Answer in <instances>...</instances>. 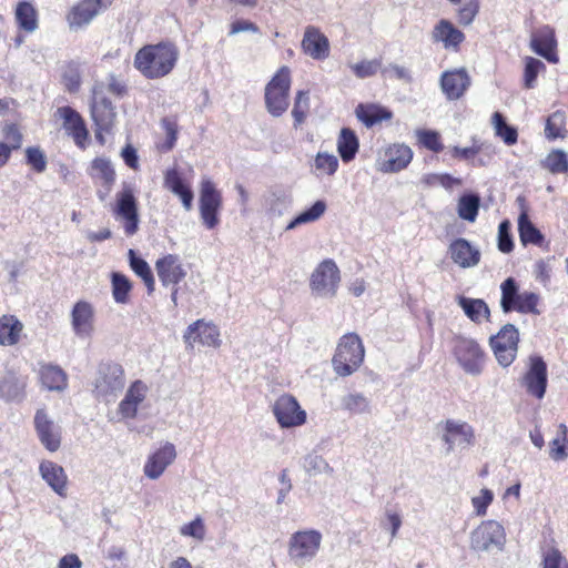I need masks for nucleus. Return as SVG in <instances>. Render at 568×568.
<instances>
[{
    "mask_svg": "<svg viewBox=\"0 0 568 568\" xmlns=\"http://www.w3.org/2000/svg\"><path fill=\"white\" fill-rule=\"evenodd\" d=\"M542 166L552 174L567 173L568 156L562 150H554L542 161Z\"/></svg>",
    "mask_w": 568,
    "mask_h": 568,
    "instance_id": "nucleus-53",
    "label": "nucleus"
},
{
    "mask_svg": "<svg viewBox=\"0 0 568 568\" xmlns=\"http://www.w3.org/2000/svg\"><path fill=\"white\" fill-rule=\"evenodd\" d=\"M418 143L425 149L439 153L444 150L440 134L435 130L419 129L415 132Z\"/></svg>",
    "mask_w": 568,
    "mask_h": 568,
    "instance_id": "nucleus-55",
    "label": "nucleus"
},
{
    "mask_svg": "<svg viewBox=\"0 0 568 568\" xmlns=\"http://www.w3.org/2000/svg\"><path fill=\"white\" fill-rule=\"evenodd\" d=\"M88 174L94 182H100L105 192L98 191V197L104 201L115 183L116 173L112 162L108 158H95L91 161Z\"/></svg>",
    "mask_w": 568,
    "mask_h": 568,
    "instance_id": "nucleus-27",
    "label": "nucleus"
},
{
    "mask_svg": "<svg viewBox=\"0 0 568 568\" xmlns=\"http://www.w3.org/2000/svg\"><path fill=\"white\" fill-rule=\"evenodd\" d=\"M442 440L446 453H452L456 447L468 448L475 445V429L467 422L459 419H446L442 424Z\"/></svg>",
    "mask_w": 568,
    "mask_h": 568,
    "instance_id": "nucleus-14",
    "label": "nucleus"
},
{
    "mask_svg": "<svg viewBox=\"0 0 568 568\" xmlns=\"http://www.w3.org/2000/svg\"><path fill=\"white\" fill-rule=\"evenodd\" d=\"M124 385L125 374L120 364L113 362L100 364L94 382V394L98 398L114 397L124 388Z\"/></svg>",
    "mask_w": 568,
    "mask_h": 568,
    "instance_id": "nucleus-11",
    "label": "nucleus"
},
{
    "mask_svg": "<svg viewBox=\"0 0 568 568\" xmlns=\"http://www.w3.org/2000/svg\"><path fill=\"white\" fill-rule=\"evenodd\" d=\"M432 38L434 42H442L445 49H457L465 40V34L450 21L442 19L434 27Z\"/></svg>",
    "mask_w": 568,
    "mask_h": 568,
    "instance_id": "nucleus-33",
    "label": "nucleus"
},
{
    "mask_svg": "<svg viewBox=\"0 0 568 568\" xmlns=\"http://www.w3.org/2000/svg\"><path fill=\"white\" fill-rule=\"evenodd\" d=\"M566 134V114L564 111H555L546 120L545 135L548 140H556L564 139Z\"/></svg>",
    "mask_w": 568,
    "mask_h": 568,
    "instance_id": "nucleus-49",
    "label": "nucleus"
},
{
    "mask_svg": "<svg viewBox=\"0 0 568 568\" xmlns=\"http://www.w3.org/2000/svg\"><path fill=\"white\" fill-rule=\"evenodd\" d=\"M291 70L288 67H281L264 90V102L267 112L274 116H282L290 106Z\"/></svg>",
    "mask_w": 568,
    "mask_h": 568,
    "instance_id": "nucleus-5",
    "label": "nucleus"
},
{
    "mask_svg": "<svg viewBox=\"0 0 568 568\" xmlns=\"http://www.w3.org/2000/svg\"><path fill=\"white\" fill-rule=\"evenodd\" d=\"M315 168L328 175H333L338 168V160L334 154L320 152L315 158Z\"/></svg>",
    "mask_w": 568,
    "mask_h": 568,
    "instance_id": "nucleus-61",
    "label": "nucleus"
},
{
    "mask_svg": "<svg viewBox=\"0 0 568 568\" xmlns=\"http://www.w3.org/2000/svg\"><path fill=\"white\" fill-rule=\"evenodd\" d=\"M163 186L180 197L182 205L186 211L192 209L194 199L193 191L191 190V186L184 182L182 173L176 166L169 168L164 172Z\"/></svg>",
    "mask_w": 568,
    "mask_h": 568,
    "instance_id": "nucleus-30",
    "label": "nucleus"
},
{
    "mask_svg": "<svg viewBox=\"0 0 568 568\" xmlns=\"http://www.w3.org/2000/svg\"><path fill=\"white\" fill-rule=\"evenodd\" d=\"M273 414L282 428L302 426L306 423V412L297 399L290 395H281L273 404Z\"/></svg>",
    "mask_w": 568,
    "mask_h": 568,
    "instance_id": "nucleus-16",
    "label": "nucleus"
},
{
    "mask_svg": "<svg viewBox=\"0 0 568 568\" xmlns=\"http://www.w3.org/2000/svg\"><path fill=\"white\" fill-rule=\"evenodd\" d=\"M517 202L519 203L521 209V212L518 217V232L520 241L524 244H534L540 246L544 242V235L529 220L528 212L525 205V197L518 196Z\"/></svg>",
    "mask_w": 568,
    "mask_h": 568,
    "instance_id": "nucleus-35",
    "label": "nucleus"
},
{
    "mask_svg": "<svg viewBox=\"0 0 568 568\" xmlns=\"http://www.w3.org/2000/svg\"><path fill=\"white\" fill-rule=\"evenodd\" d=\"M111 284L112 296L115 303L126 304L130 300V292L132 290L130 280L121 273L113 272L111 275Z\"/></svg>",
    "mask_w": 568,
    "mask_h": 568,
    "instance_id": "nucleus-50",
    "label": "nucleus"
},
{
    "mask_svg": "<svg viewBox=\"0 0 568 568\" xmlns=\"http://www.w3.org/2000/svg\"><path fill=\"white\" fill-rule=\"evenodd\" d=\"M155 270L163 286L178 285L186 275L180 257L168 254L155 262Z\"/></svg>",
    "mask_w": 568,
    "mask_h": 568,
    "instance_id": "nucleus-29",
    "label": "nucleus"
},
{
    "mask_svg": "<svg viewBox=\"0 0 568 568\" xmlns=\"http://www.w3.org/2000/svg\"><path fill=\"white\" fill-rule=\"evenodd\" d=\"M57 114L63 120V129L73 138L74 143L84 148L88 130L81 115L71 106L58 108Z\"/></svg>",
    "mask_w": 568,
    "mask_h": 568,
    "instance_id": "nucleus-31",
    "label": "nucleus"
},
{
    "mask_svg": "<svg viewBox=\"0 0 568 568\" xmlns=\"http://www.w3.org/2000/svg\"><path fill=\"white\" fill-rule=\"evenodd\" d=\"M27 377L7 372L0 382V397L7 402H21L26 395Z\"/></svg>",
    "mask_w": 568,
    "mask_h": 568,
    "instance_id": "nucleus-34",
    "label": "nucleus"
},
{
    "mask_svg": "<svg viewBox=\"0 0 568 568\" xmlns=\"http://www.w3.org/2000/svg\"><path fill=\"white\" fill-rule=\"evenodd\" d=\"M34 428L41 444L51 453L61 445L60 428L49 417L44 409H38L34 415Z\"/></svg>",
    "mask_w": 568,
    "mask_h": 568,
    "instance_id": "nucleus-23",
    "label": "nucleus"
},
{
    "mask_svg": "<svg viewBox=\"0 0 568 568\" xmlns=\"http://www.w3.org/2000/svg\"><path fill=\"white\" fill-rule=\"evenodd\" d=\"M148 393L149 387L143 381L136 379L131 383L116 409L122 420H132L138 417L139 408L146 399Z\"/></svg>",
    "mask_w": 568,
    "mask_h": 568,
    "instance_id": "nucleus-20",
    "label": "nucleus"
},
{
    "mask_svg": "<svg viewBox=\"0 0 568 568\" xmlns=\"http://www.w3.org/2000/svg\"><path fill=\"white\" fill-rule=\"evenodd\" d=\"M494 501V493L488 488H481L477 496L471 497V506L477 517H484L488 507Z\"/></svg>",
    "mask_w": 568,
    "mask_h": 568,
    "instance_id": "nucleus-56",
    "label": "nucleus"
},
{
    "mask_svg": "<svg viewBox=\"0 0 568 568\" xmlns=\"http://www.w3.org/2000/svg\"><path fill=\"white\" fill-rule=\"evenodd\" d=\"M111 212L113 217L121 223L126 236L136 234L140 226V216L134 186L131 183L123 182L121 184V190L115 194Z\"/></svg>",
    "mask_w": 568,
    "mask_h": 568,
    "instance_id": "nucleus-6",
    "label": "nucleus"
},
{
    "mask_svg": "<svg viewBox=\"0 0 568 568\" xmlns=\"http://www.w3.org/2000/svg\"><path fill=\"white\" fill-rule=\"evenodd\" d=\"M180 534L186 537H193L197 540H203L205 537V526L201 517L183 525L180 528Z\"/></svg>",
    "mask_w": 568,
    "mask_h": 568,
    "instance_id": "nucleus-62",
    "label": "nucleus"
},
{
    "mask_svg": "<svg viewBox=\"0 0 568 568\" xmlns=\"http://www.w3.org/2000/svg\"><path fill=\"white\" fill-rule=\"evenodd\" d=\"M199 206L205 227L209 230L214 229L220 222L219 212L222 207V193L209 178H203L200 183Z\"/></svg>",
    "mask_w": 568,
    "mask_h": 568,
    "instance_id": "nucleus-12",
    "label": "nucleus"
},
{
    "mask_svg": "<svg viewBox=\"0 0 568 568\" xmlns=\"http://www.w3.org/2000/svg\"><path fill=\"white\" fill-rule=\"evenodd\" d=\"M304 468L310 474H329L332 475L334 469L320 455H308L304 459Z\"/></svg>",
    "mask_w": 568,
    "mask_h": 568,
    "instance_id": "nucleus-59",
    "label": "nucleus"
},
{
    "mask_svg": "<svg viewBox=\"0 0 568 568\" xmlns=\"http://www.w3.org/2000/svg\"><path fill=\"white\" fill-rule=\"evenodd\" d=\"M23 324L14 315L0 316V345L13 346L19 343Z\"/></svg>",
    "mask_w": 568,
    "mask_h": 568,
    "instance_id": "nucleus-38",
    "label": "nucleus"
},
{
    "mask_svg": "<svg viewBox=\"0 0 568 568\" xmlns=\"http://www.w3.org/2000/svg\"><path fill=\"white\" fill-rule=\"evenodd\" d=\"M521 386L526 393L537 399H542L548 385L547 364L539 355H530L527 371L521 377Z\"/></svg>",
    "mask_w": 568,
    "mask_h": 568,
    "instance_id": "nucleus-15",
    "label": "nucleus"
},
{
    "mask_svg": "<svg viewBox=\"0 0 568 568\" xmlns=\"http://www.w3.org/2000/svg\"><path fill=\"white\" fill-rule=\"evenodd\" d=\"M264 203L271 216H281L290 207L292 197L283 190H272L265 196Z\"/></svg>",
    "mask_w": 568,
    "mask_h": 568,
    "instance_id": "nucleus-42",
    "label": "nucleus"
},
{
    "mask_svg": "<svg viewBox=\"0 0 568 568\" xmlns=\"http://www.w3.org/2000/svg\"><path fill=\"white\" fill-rule=\"evenodd\" d=\"M39 475L58 496L67 497L68 475L61 465L44 459L39 465Z\"/></svg>",
    "mask_w": 568,
    "mask_h": 568,
    "instance_id": "nucleus-28",
    "label": "nucleus"
},
{
    "mask_svg": "<svg viewBox=\"0 0 568 568\" xmlns=\"http://www.w3.org/2000/svg\"><path fill=\"white\" fill-rule=\"evenodd\" d=\"M448 254L452 261L462 268L477 266L481 256L480 251L464 237L452 241L448 246Z\"/></svg>",
    "mask_w": 568,
    "mask_h": 568,
    "instance_id": "nucleus-26",
    "label": "nucleus"
},
{
    "mask_svg": "<svg viewBox=\"0 0 568 568\" xmlns=\"http://www.w3.org/2000/svg\"><path fill=\"white\" fill-rule=\"evenodd\" d=\"M480 206V197L475 193L464 194L457 204L458 216L468 222H475Z\"/></svg>",
    "mask_w": 568,
    "mask_h": 568,
    "instance_id": "nucleus-46",
    "label": "nucleus"
},
{
    "mask_svg": "<svg viewBox=\"0 0 568 568\" xmlns=\"http://www.w3.org/2000/svg\"><path fill=\"white\" fill-rule=\"evenodd\" d=\"M542 568H568V562L558 549L552 548L545 554Z\"/></svg>",
    "mask_w": 568,
    "mask_h": 568,
    "instance_id": "nucleus-64",
    "label": "nucleus"
},
{
    "mask_svg": "<svg viewBox=\"0 0 568 568\" xmlns=\"http://www.w3.org/2000/svg\"><path fill=\"white\" fill-rule=\"evenodd\" d=\"M546 70V65L542 61L532 58H525V69H524V85L527 89H534L536 87L537 77L540 72Z\"/></svg>",
    "mask_w": 568,
    "mask_h": 568,
    "instance_id": "nucleus-54",
    "label": "nucleus"
},
{
    "mask_svg": "<svg viewBox=\"0 0 568 568\" xmlns=\"http://www.w3.org/2000/svg\"><path fill=\"white\" fill-rule=\"evenodd\" d=\"M364 357L365 349L361 337L355 333H347L339 338L332 359L333 368L338 376H349L361 367Z\"/></svg>",
    "mask_w": 568,
    "mask_h": 568,
    "instance_id": "nucleus-3",
    "label": "nucleus"
},
{
    "mask_svg": "<svg viewBox=\"0 0 568 568\" xmlns=\"http://www.w3.org/2000/svg\"><path fill=\"white\" fill-rule=\"evenodd\" d=\"M452 354L466 374L478 376L484 372L486 353L476 339L455 336L452 339Z\"/></svg>",
    "mask_w": 568,
    "mask_h": 568,
    "instance_id": "nucleus-7",
    "label": "nucleus"
},
{
    "mask_svg": "<svg viewBox=\"0 0 568 568\" xmlns=\"http://www.w3.org/2000/svg\"><path fill=\"white\" fill-rule=\"evenodd\" d=\"M413 150L404 143L388 145L378 161L377 170L383 173H397L408 166L413 160Z\"/></svg>",
    "mask_w": 568,
    "mask_h": 568,
    "instance_id": "nucleus-21",
    "label": "nucleus"
},
{
    "mask_svg": "<svg viewBox=\"0 0 568 568\" xmlns=\"http://www.w3.org/2000/svg\"><path fill=\"white\" fill-rule=\"evenodd\" d=\"M457 303L471 322L480 324L489 320L490 310L484 300L459 296Z\"/></svg>",
    "mask_w": 568,
    "mask_h": 568,
    "instance_id": "nucleus-37",
    "label": "nucleus"
},
{
    "mask_svg": "<svg viewBox=\"0 0 568 568\" xmlns=\"http://www.w3.org/2000/svg\"><path fill=\"white\" fill-rule=\"evenodd\" d=\"M183 338L190 348H193L195 343L215 348L220 347L222 343L217 326L204 320H197L190 324L184 332Z\"/></svg>",
    "mask_w": 568,
    "mask_h": 568,
    "instance_id": "nucleus-19",
    "label": "nucleus"
},
{
    "mask_svg": "<svg viewBox=\"0 0 568 568\" xmlns=\"http://www.w3.org/2000/svg\"><path fill=\"white\" fill-rule=\"evenodd\" d=\"M359 141L349 128H343L337 138V152L344 163L353 161L358 152Z\"/></svg>",
    "mask_w": 568,
    "mask_h": 568,
    "instance_id": "nucleus-39",
    "label": "nucleus"
},
{
    "mask_svg": "<svg viewBox=\"0 0 568 568\" xmlns=\"http://www.w3.org/2000/svg\"><path fill=\"white\" fill-rule=\"evenodd\" d=\"M310 111V91L298 90L294 99L292 116L294 119V126L298 128L304 123Z\"/></svg>",
    "mask_w": 568,
    "mask_h": 568,
    "instance_id": "nucleus-51",
    "label": "nucleus"
},
{
    "mask_svg": "<svg viewBox=\"0 0 568 568\" xmlns=\"http://www.w3.org/2000/svg\"><path fill=\"white\" fill-rule=\"evenodd\" d=\"M179 59L178 48L170 42L148 44L134 55V68L146 79L155 80L172 72Z\"/></svg>",
    "mask_w": 568,
    "mask_h": 568,
    "instance_id": "nucleus-1",
    "label": "nucleus"
},
{
    "mask_svg": "<svg viewBox=\"0 0 568 568\" xmlns=\"http://www.w3.org/2000/svg\"><path fill=\"white\" fill-rule=\"evenodd\" d=\"M470 84V77L464 68L445 71L440 77V87L448 100L460 99Z\"/></svg>",
    "mask_w": 568,
    "mask_h": 568,
    "instance_id": "nucleus-25",
    "label": "nucleus"
},
{
    "mask_svg": "<svg viewBox=\"0 0 568 568\" xmlns=\"http://www.w3.org/2000/svg\"><path fill=\"white\" fill-rule=\"evenodd\" d=\"M507 541L504 525L495 519L479 523L469 535V547L477 552L503 551Z\"/></svg>",
    "mask_w": 568,
    "mask_h": 568,
    "instance_id": "nucleus-8",
    "label": "nucleus"
},
{
    "mask_svg": "<svg viewBox=\"0 0 568 568\" xmlns=\"http://www.w3.org/2000/svg\"><path fill=\"white\" fill-rule=\"evenodd\" d=\"M16 20L20 29L33 32L38 28V16L34 7L27 1L19 2L16 8Z\"/></svg>",
    "mask_w": 568,
    "mask_h": 568,
    "instance_id": "nucleus-44",
    "label": "nucleus"
},
{
    "mask_svg": "<svg viewBox=\"0 0 568 568\" xmlns=\"http://www.w3.org/2000/svg\"><path fill=\"white\" fill-rule=\"evenodd\" d=\"M71 327L79 338H91L95 331V308L84 300L74 303L71 310Z\"/></svg>",
    "mask_w": 568,
    "mask_h": 568,
    "instance_id": "nucleus-17",
    "label": "nucleus"
},
{
    "mask_svg": "<svg viewBox=\"0 0 568 568\" xmlns=\"http://www.w3.org/2000/svg\"><path fill=\"white\" fill-rule=\"evenodd\" d=\"M326 207H327V205L323 200L316 201L310 209L303 211L296 217H294L286 225L285 230L291 231L302 224L313 223V222L320 220L321 216L325 213Z\"/></svg>",
    "mask_w": 568,
    "mask_h": 568,
    "instance_id": "nucleus-47",
    "label": "nucleus"
},
{
    "mask_svg": "<svg viewBox=\"0 0 568 568\" xmlns=\"http://www.w3.org/2000/svg\"><path fill=\"white\" fill-rule=\"evenodd\" d=\"M357 119L367 128H372L382 121H388L393 118V113L378 104H358L355 109Z\"/></svg>",
    "mask_w": 568,
    "mask_h": 568,
    "instance_id": "nucleus-36",
    "label": "nucleus"
},
{
    "mask_svg": "<svg viewBox=\"0 0 568 568\" xmlns=\"http://www.w3.org/2000/svg\"><path fill=\"white\" fill-rule=\"evenodd\" d=\"M113 0H80L67 14V22L71 29H79L89 24L102 10H105Z\"/></svg>",
    "mask_w": 568,
    "mask_h": 568,
    "instance_id": "nucleus-18",
    "label": "nucleus"
},
{
    "mask_svg": "<svg viewBox=\"0 0 568 568\" xmlns=\"http://www.w3.org/2000/svg\"><path fill=\"white\" fill-rule=\"evenodd\" d=\"M128 255H129L130 267L132 268V271L139 277H141V280L143 281V283L145 284V286L148 288V293L149 294L153 293L154 287H155L154 276H153L151 267L149 266L146 261H144L142 257L138 256L135 251L132 248L129 250Z\"/></svg>",
    "mask_w": 568,
    "mask_h": 568,
    "instance_id": "nucleus-43",
    "label": "nucleus"
},
{
    "mask_svg": "<svg viewBox=\"0 0 568 568\" xmlns=\"http://www.w3.org/2000/svg\"><path fill=\"white\" fill-rule=\"evenodd\" d=\"M161 126L165 132V140L158 145V149L163 152H170L174 149L178 135H179V125L175 119L173 118H163L161 120Z\"/></svg>",
    "mask_w": 568,
    "mask_h": 568,
    "instance_id": "nucleus-52",
    "label": "nucleus"
},
{
    "mask_svg": "<svg viewBox=\"0 0 568 568\" xmlns=\"http://www.w3.org/2000/svg\"><path fill=\"white\" fill-rule=\"evenodd\" d=\"M40 381L48 390L61 392L68 386L65 372L55 365H45L40 369Z\"/></svg>",
    "mask_w": 568,
    "mask_h": 568,
    "instance_id": "nucleus-40",
    "label": "nucleus"
},
{
    "mask_svg": "<svg viewBox=\"0 0 568 568\" xmlns=\"http://www.w3.org/2000/svg\"><path fill=\"white\" fill-rule=\"evenodd\" d=\"M303 51L315 60H324L329 53L328 39L315 27L305 29L302 40Z\"/></svg>",
    "mask_w": 568,
    "mask_h": 568,
    "instance_id": "nucleus-32",
    "label": "nucleus"
},
{
    "mask_svg": "<svg viewBox=\"0 0 568 568\" xmlns=\"http://www.w3.org/2000/svg\"><path fill=\"white\" fill-rule=\"evenodd\" d=\"M549 456L556 462L568 457V427L561 423L558 425L556 437L549 443Z\"/></svg>",
    "mask_w": 568,
    "mask_h": 568,
    "instance_id": "nucleus-45",
    "label": "nucleus"
},
{
    "mask_svg": "<svg viewBox=\"0 0 568 568\" xmlns=\"http://www.w3.org/2000/svg\"><path fill=\"white\" fill-rule=\"evenodd\" d=\"M341 283V272L332 258L322 261L310 277L312 294L318 297L331 298L337 293Z\"/></svg>",
    "mask_w": 568,
    "mask_h": 568,
    "instance_id": "nucleus-10",
    "label": "nucleus"
},
{
    "mask_svg": "<svg viewBox=\"0 0 568 568\" xmlns=\"http://www.w3.org/2000/svg\"><path fill=\"white\" fill-rule=\"evenodd\" d=\"M500 307L504 313L517 312L520 314L539 315L541 296L538 293L519 292V285L514 277H507L500 284Z\"/></svg>",
    "mask_w": 568,
    "mask_h": 568,
    "instance_id": "nucleus-4",
    "label": "nucleus"
},
{
    "mask_svg": "<svg viewBox=\"0 0 568 568\" xmlns=\"http://www.w3.org/2000/svg\"><path fill=\"white\" fill-rule=\"evenodd\" d=\"M351 69L358 79L369 78L376 74L378 70L382 71V60H363L358 63L352 64Z\"/></svg>",
    "mask_w": 568,
    "mask_h": 568,
    "instance_id": "nucleus-57",
    "label": "nucleus"
},
{
    "mask_svg": "<svg viewBox=\"0 0 568 568\" xmlns=\"http://www.w3.org/2000/svg\"><path fill=\"white\" fill-rule=\"evenodd\" d=\"M91 118L95 125V139L103 144V133H111L116 122L115 108L103 94L102 85L92 89Z\"/></svg>",
    "mask_w": 568,
    "mask_h": 568,
    "instance_id": "nucleus-9",
    "label": "nucleus"
},
{
    "mask_svg": "<svg viewBox=\"0 0 568 568\" xmlns=\"http://www.w3.org/2000/svg\"><path fill=\"white\" fill-rule=\"evenodd\" d=\"M175 458V446L172 443L165 442L149 455L143 466L144 476L152 480L159 479Z\"/></svg>",
    "mask_w": 568,
    "mask_h": 568,
    "instance_id": "nucleus-22",
    "label": "nucleus"
},
{
    "mask_svg": "<svg viewBox=\"0 0 568 568\" xmlns=\"http://www.w3.org/2000/svg\"><path fill=\"white\" fill-rule=\"evenodd\" d=\"M2 135L7 142H3L7 148L12 151L18 150L22 145V134L16 124H6L2 129Z\"/></svg>",
    "mask_w": 568,
    "mask_h": 568,
    "instance_id": "nucleus-60",
    "label": "nucleus"
},
{
    "mask_svg": "<svg viewBox=\"0 0 568 568\" xmlns=\"http://www.w3.org/2000/svg\"><path fill=\"white\" fill-rule=\"evenodd\" d=\"M479 11V3L477 0L467 1L459 10H458V21L463 26H469L474 19L476 18Z\"/></svg>",
    "mask_w": 568,
    "mask_h": 568,
    "instance_id": "nucleus-63",
    "label": "nucleus"
},
{
    "mask_svg": "<svg viewBox=\"0 0 568 568\" xmlns=\"http://www.w3.org/2000/svg\"><path fill=\"white\" fill-rule=\"evenodd\" d=\"M342 410L349 415H365L372 413L371 400L362 393H348L341 398Z\"/></svg>",
    "mask_w": 568,
    "mask_h": 568,
    "instance_id": "nucleus-41",
    "label": "nucleus"
},
{
    "mask_svg": "<svg viewBox=\"0 0 568 568\" xmlns=\"http://www.w3.org/2000/svg\"><path fill=\"white\" fill-rule=\"evenodd\" d=\"M26 162L37 173H42L47 169V158L39 146H29L26 149Z\"/></svg>",
    "mask_w": 568,
    "mask_h": 568,
    "instance_id": "nucleus-58",
    "label": "nucleus"
},
{
    "mask_svg": "<svg viewBox=\"0 0 568 568\" xmlns=\"http://www.w3.org/2000/svg\"><path fill=\"white\" fill-rule=\"evenodd\" d=\"M556 48L557 40L551 27L542 26L531 33L530 49L550 63H557L559 61Z\"/></svg>",
    "mask_w": 568,
    "mask_h": 568,
    "instance_id": "nucleus-24",
    "label": "nucleus"
},
{
    "mask_svg": "<svg viewBox=\"0 0 568 568\" xmlns=\"http://www.w3.org/2000/svg\"><path fill=\"white\" fill-rule=\"evenodd\" d=\"M489 343L497 362L503 367H508L517 356L519 332L515 325L506 324L490 337Z\"/></svg>",
    "mask_w": 568,
    "mask_h": 568,
    "instance_id": "nucleus-13",
    "label": "nucleus"
},
{
    "mask_svg": "<svg viewBox=\"0 0 568 568\" xmlns=\"http://www.w3.org/2000/svg\"><path fill=\"white\" fill-rule=\"evenodd\" d=\"M491 124L496 136L501 139L506 145H514L518 140V132L515 126L508 125L501 113L495 112L491 116Z\"/></svg>",
    "mask_w": 568,
    "mask_h": 568,
    "instance_id": "nucleus-48",
    "label": "nucleus"
},
{
    "mask_svg": "<svg viewBox=\"0 0 568 568\" xmlns=\"http://www.w3.org/2000/svg\"><path fill=\"white\" fill-rule=\"evenodd\" d=\"M322 542L323 535L317 529L296 530L287 540V557L294 566L302 568L317 557Z\"/></svg>",
    "mask_w": 568,
    "mask_h": 568,
    "instance_id": "nucleus-2",
    "label": "nucleus"
}]
</instances>
